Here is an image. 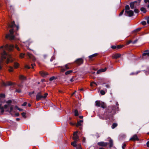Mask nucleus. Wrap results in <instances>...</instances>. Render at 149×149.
<instances>
[{"mask_svg": "<svg viewBox=\"0 0 149 149\" xmlns=\"http://www.w3.org/2000/svg\"><path fill=\"white\" fill-rule=\"evenodd\" d=\"M147 146L148 147L149 146V141H148L146 143Z\"/></svg>", "mask_w": 149, "mask_h": 149, "instance_id": "nucleus-54", "label": "nucleus"}, {"mask_svg": "<svg viewBox=\"0 0 149 149\" xmlns=\"http://www.w3.org/2000/svg\"><path fill=\"white\" fill-rule=\"evenodd\" d=\"M140 72V71H138L137 72H136V73H134V72H132V73H131L130 74V75H133V74H135V75H136L137 74H138V73H139V72Z\"/></svg>", "mask_w": 149, "mask_h": 149, "instance_id": "nucleus-38", "label": "nucleus"}, {"mask_svg": "<svg viewBox=\"0 0 149 149\" xmlns=\"http://www.w3.org/2000/svg\"><path fill=\"white\" fill-rule=\"evenodd\" d=\"M14 83L10 81L7 82L6 83L4 84V85L5 86H11Z\"/></svg>", "mask_w": 149, "mask_h": 149, "instance_id": "nucleus-21", "label": "nucleus"}, {"mask_svg": "<svg viewBox=\"0 0 149 149\" xmlns=\"http://www.w3.org/2000/svg\"><path fill=\"white\" fill-rule=\"evenodd\" d=\"M36 100L37 101L40 100L41 99L43 98L42 95H41V93L40 92H39L36 95Z\"/></svg>", "mask_w": 149, "mask_h": 149, "instance_id": "nucleus-8", "label": "nucleus"}, {"mask_svg": "<svg viewBox=\"0 0 149 149\" xmlns=\"http://www.w3.org/2000/svg\"><path fill=\"white\" fill-rule=\"evenodd\" d=\"M12 102V101L11 100H9L6 102L7 104H5L4 107L2 106L1 104H0V109L1 110V113H3L4 111V109L6 110V111L10 112H11L13 109V105H11Z\"/></svg>", "mask_w": 149, "mask_h": 149, "instance_id": "nucleus-3", "label": "nucleus"}, {"mask_svg": "<svg viewBox=\"0 0 149 149\" xmlns=\"http://www.w3.org/2000/svg\"><path fill=\"white\" fill-rule=\"evenodd\" d=\"M5 97V95L3 94H1L0 95V97Z\"/></svg>", "mask_w": 149, "mask_h": 149, "instance_id": "nucleus-43", "label": "nucleus"}, {"mask_svg": "<svg viewBox=\"0 0 149 149\" xmlns=\"http://www.w3.org/2000/svg\"><path fill=\"white\" fill-rule=\"evenodd\" d=\"M14 48L13 45H9L8 44H6L5 46H2L0 47L1 57V58L0 59V70L2 69L3 63L4 59L7 58L6 61L7 63H9L10 61L12 62V61L11 56L7 54L5 50H7L11 51L13 50Z\"/></svg>", "mask_w": 149, "mask_h": 149, "instance_id": "nucleus-1", "label": "nucleus"}, {"mask_svg": "<svg viewBox=\"0 0 149 149\" xmlns=\"http://www.w3.org/2000/svg\"><path fill=\"white\" fill-rule=\"evenodd\" d=\"M110 147H111L113 145V141L111 139H110L109 140Z\"/></svg>", "mask_w": 149, "mask_h": 149, "instance_id": "nucleus-31", "label": "nucleus"}, {"mask_svg": "<svg viewBox=\"0 0 149 149\" xmlns=\"http://www.w3.org/2000/svg\"><path fill=\"white\" fill-rule=\"evenodd\" d=\"M18 110L20 111H22L23 110V109H20L19 108H18Z\"/></svg>", "mask_w": 149, "mask_h": 149, "instance_id": "nucleus-63", "label": "nucleus"}, {"mask_svg": "<svg viewBox=\"0 0 149 149\" xmlns=\"http://www.w3.org/2000/svg\"><path fill=\"white\" fill-rule=\"evenodd\" d=\"M30 43L29 41L26 42L24 43V45L26 46L27 47H28L30 45Z\"/></svg>", "mask_w": 149, "mask_h": 149, "instance_id": "nucleus-29", "label": "nucleus"}, {"mask_svg": "<svg viewBox=\"0 0 149 149\" xmlns=\"http://www.w3.org/2000/svg\"><path fill=\"white\" fill-rule=\"evenodd\" d=\"M76 141H74L72 142L71 143V145L74 147H76V149H82L81 146L80 145L76 144Z\"/></svg>", "mask_w": 149, "mask_h": 149, "instance_id": "nucleus-7", "label": "nucleus"}, {"mask_svg": "<svg viewBox=\"0 0 149 149\" xmlns=\"http://www.w3.org/2000/svg\"><path fill=\"white\" fill-rule=\"evenodd\" d=\"M25 68H27L28 69H29L30 68V67H29V66L28 65H26L25 66Z\"/></svg>", "mask_w": 149, "mask_h": 149, "instance_id": "nucleus-57", "label": "nucleus"}, {"mask_svg": "<svg viewBox=\"0 0 149 149\" xmlns=\"http://www.w3.org/2000/svg\"><path fill=\"white\" fill-rule=\"evenodd\" d=\"M54 59V57H52L51 58V59H50V61H53V59Z\"/></svg>", "mask_w": 149, "mask_h": 149, "instance_id": "nucleus-60", "label": "nucleus"}, {"mask_svg": "<svg viewBox=\"0 0 149 149\" xmlns=\"http://www.w3.org/2000/svg\"><path fill=\"white\" fill-rule=\"evenodd\" d=\"M27 55L29 58L31 59L33 61H34L36 60V58L35 57L29 52L27 53Z\"/></svg>", "mask_w": 149, "mask_h": 149, "instance_id": "nucleus-11", "label": "nucleus"}, {"mask_svg": "<svg viewBox=\"0 0 149 149\" xmlns=\"http://www.w3.org/2000/svg\"><path fill=\"white\" fill-rule=\"evenodd\" d=\"M77 132L76 131L74 132L73 134V139L74 141H77L79 139V138L77 135Z\"/></svg>", "mask_w": 149, "mask_h": 149, "instance_id": "nucleus-9", "label": "nucleus"}, {"mask_svg": "<svg viewBox=\"0 0 149 149\" xmlns=\"http://www.w3.org/2000/svg\"><path fill=\"white\" fill-rule=\"evenodd\" d=\"M27 103L26 102H24L22 105L23 106H26L27 105Z\"/></svg>", "mask_w": 149, "mask_h": 149, "instance_id": "nucleus-50", "label": "nucleus"}, {"mask_svg": "<svg viewBox=\"0 0 149 149\" xmlns=\"http://www.w3.org/2000/svg\"><path fill=\"white\" fill-rule=\"evenodd\" d=\"M34 93V91H33L32 93H29V95L30 96H31V95Z\"/></svg>", "mask_w": 149, "mask_h": 149, "instance_id": "nucleus-56", "label": "nucleus"}, {"mask_svg": "<svg viewBox=\"0 0 149 149\" xmlns=\"http://www.w3.org/2000/svg\"><path fill=\"white\" fill-rule=\"evenodd\" d=\"M69 67L68 66V64H66L65 66L61 68V72H63L65 71L66 70L69 69Z\"/></svg>", "mask_w": 149, "mask_h": 149, "instance_id": "nucleus-16", "label": "nucleus"}, {"mask_svg": "<svg viewBox=\"0 0 149 149\" xmlns=\"http://www.w3.org/2000/svg\"><path fill=\"white\" fill-rule=\"evenodd\" d=\"M72 72V70H68V71L66 72H65V74L66 75H68V74H70Z\"/></svg>", "mask_w": 149, "mask_h": 149, "instance_id": "nucleus-27", "label": "nucleus"}, {"mask_svg": "<svg viewBox=\"0 0 149 149\" xmlns=\"http://www.w3.org/2000/svg\"><path fill=\"white\" fill-rule=\"evenodd\" d=\"M107 68H105L104 69H102L100 70L97 71V74H99L100 73V72H104L106 71L107 70Z\"/></svg>", "mask_w": 149, "mask_h": 149, "instance_id": "nucleus-22", "label": "nucleus"}, {"mask_svg": "<svg viewBox=\"0 0 149 149\" xmlns=\"http://www.w3.org/2000/svg\"><path fill=\"white\" fill-rule=\"evenodd\" d=\"M123 46V45H117V49H120V48H121Z\"/></svg>", "mask_w": 149, "mask_h": 149, "instance_id": "nucleus-35", "label": "nucleus"}, {"mask_svg": "<svg viewBox=\"0 0 149 149\" xmlns=\"http://www.w3.org/2000/svg\"><path fill=\"white\" fill-rule=\"evenodd\" d=\"M147 23L148 24H149V17L147 19Z\"/></svg>", "mask_w": 149, "mask_h": 149, "instance_id": "nucleus-59", "label": "nucleus"}, {"mask_svg": "<svg viewBox=\"0 0 149 149\" xmlns=\"http://www.w3.org/2000/svg\"><path fill=\"white\" fill-rule=\"evenodd\" d=\"M138 41V40L137 39H136V40H134V41H133V42H132V44H135L136 42H137V41Z\"/></svg>", "mask_w": 149, "mask_h": 149, "instance_id": "nucleus-47", "label": "nucleus"}, {"mask_svg": "<svg viewBox=\"0 0 149 149\" xmlns=\"http://www.w3.org/2000/svg\"><path fill=\"white\" fill-rule=\"evenodd\" d=\"M83 122V120H80L78 121L76 125V126L78 127L79 126H81Z\"/></svg>", "mask_w": 149, "mask_h": 149, "instance_id": "nucleus-20", "label": "nucleus"}, {"mask_svg": "<svg viewBox=\"0 0 149 149\" xmlns=\"http://www.w3.org/2000/svg\"><path fill=\"white\" fill-rule=\"evenodd\" d=\"M137 2L136 1L132 2L130 3V8L132 9H133L134 8V4Z\"/></svg>", "mask_w": 149, "mask_h": 149, "instance_id": "nucleus-18", "label": "nucleus"}, {"mask_svg": "<svg viewBox=\"0 0 149 149\" xmlns=\"http://www.w3.org/2000/svg\"><path fill=\"white\" fill-rule=\"evenodd\" d=\"M111 47L113 49H115L116 48H117V46H115V45L112 46H111Z\"/></svg>", "mask_w": 149, "mask_h": 149, "instance_id": "nucleus-44", "label": "nucleus"}, {"mask_svg": "<svg viewBox=\"0 0 149 149\" xmlns=\"http://www.w3.org/2000/svg\"><path fill=\"white\" fill-rule=\"evenodd\" d=\"M105 87H106V88H109V87H110L109 85L108 84L106 85H105Z\"/></svg>", "mask_w": 149, "mask_h": 149, "instance_id": "nucleus-52", "label": "nucleus"}, {"mask_svg": "<svg viewBox=\"0 0 149 149\" xmlns=\"http://www.w3.org/2000/svg\"><path fill=\"white\" fill-rule=\"evenodd\" d=\"M105 92L103 90H101L100 91V93L102 95H103L105 94Z\"/></svg>", "mask_w": 149, "mask_h": 149, "instance_id": "nucleus-39", "label": "nucleus"}, {"mask_svg": "<svg viewBox=\"0 0 149 149\" xmlns=\"http://www.w3.org/2000/svg\"><path fill=\"white\" fill-rule=\"evenodd\" d=\"M144 2L146 3H149V0H144Z\"/></svg>", "mask_w": 149, "mask_h": 149, "instance_id": "nucleus-49", "label": "nucleus"}, {"mask_svg": "<svg viewBox=\"0 0 149 149\" xmlns=\"http://www.w3.org/2000/svg\"><path fill=\"white\" fill-rule=\"evenodd\" d=\"M40 75L43 77H45L48 74L47 72H44V71H41L40 72Z\"/></svg>", "mask_w": 149, "mask_h": 149, "instance_id": "nucleus-17", "label": "nucleus"}, {"mask_svg": "<svg viewBox=\"0 0 149 149\" xmlns=\"http://www.w3.org/2000/svg\"><path fill=\"white\" fill-rule=\"evenodd\" d=\"M16 26L15 24V22L13 21L11 23V24H9L8 27L11 28H13Z\"/></svg>", "mask_w": 149, "mask_h": 149, "instance_id": "nucleus-19", "label": "nucleus"}, {"mask_svg": "<svg viewBox=\"0 0 149 149\" xmlns=\"http://www.w3.org/2000/svg\"><path fill=\"white\" fill-rule=\"evenodd\" d=\"M85 140H86L85 138V137H84L83 138V140H82L83 142H85Z\"/></svg>", "mask_w": 149, "mask_h": 149, "instance_id": "nucleus-58", "label": "nucleus"}, {"mask_svg": "<svg viewBox=\"0 0 149 149\" xmlns=\"http://www.w3.org/2000/svg\"><path fill=\"white\" fill-rule=\"evenodd\" d=\"M15 91L18 93H20L21 92V91L20 89H17Z\"/></svg>", "mask_w": 149, "mask_h": 149, "instance_id": "nucleus-48", "label": "nucleus"}, {"mask_svg": "<svg viewBox=\"0 0 149 149\" xmlns=\"http://www.w3.org/2000/svg\"><path fill=\"white\" fill-rule=\"evenodd\" d=\"M126 146V144L124 143H123L122 146V148L123 149H124L125 148V147Z\"/></svg>", "mask_w": 149, "mask_h": 149, "instance_id": "nucleus-41", "label": "nucleus"}, {"mask_svg": "<svg viewBox=\"0 0 149 149\" xmlns=\"http://www.w3.org/2000/svg\"><path fill=\"white\" fill-rule=\"evenodd\" d=\"M45 81V80L44 79H42L41 80V81L42 82H43L44 81Z\"/></svg>", "mask_w": 149, "mask_h": 149, "instance_id": "nucleus-64", "label": "nucleus"}, {"mask_svg": "<svg viewBox=\"0 0 149 149\" xmlns=\"http://www.w3.org/2000/svg\"><path fill=\"white\" fill-rule=\"evenodd\" d=\"M116 110V108L112 106H109L105 109L104 114L99 116L100 118L102 119L110 118L115 113Z\"/></svg>", "mask_w": 149, "mask_h": 149, "instance_id": "nucleus-2", "label": "nucleus"}, {"mask_svg": "<svg viewBox=\"0 0 149 149\" xmlns=\"http://www.w3.org/2000/svg\"><path fill=\"white\" fill-rule=\"evenodd\" d=\"M19 79L22 81H24L26 79V77L22 75H20L19 77Z\"/></svg>", "mask_w": 149, "mask_h": 149, "instance_id": "nucleus-23", "label": "nucleus"}, {"mask_svg": "<svg viewBox=\"0 0 149 149\" xmlns=\"http://www.w3.org/2000/svg\"><path fill=\"white\" fill-rule=\"evenodd\" d=\"M134 11L135 13H139V10H138L135 9L134 10Z\"/></svg>", "mask_w": 149, "mask_h": 149, "instance_id": "nucleus-45", "label": "nucleus"}, {"mask_svg": "<svg viewBox=\"0 0 149 149\" xmlns=\"http://www.w3.org/2000/svg\"><path fill=\"white\" fill-rule=\"evenodd\" d=\"M143 58L149 57V50L145 51L143 54Z\"/></svg>", "mask_w": 149, "mask_h": 149, "instance_id": "nucleus-10", "label": "nucleus"}, {"mask_svg": "<svg viewBox=\"0 0 149 149\" xmlns=\"http://www.w3.org/2000/svg\"><path fill=\"white\" fill-rule=\"evenodd\" d=\"M121 56V54H120L116 53L113 54L112 56L113 58L116 59L120 57Z\"/></svg>", "mask_w": 149, "mask_h": 149, "instance_id": "nucleus-14", "label": "nucleus"}, {"mask_svg": "<svg viewBox=\"0 0 149 149\" xmlns=\"http://www.w3.org/2000/svg\"><path fill=\"white\" fill-rule=\"evenodd\" d=\"M48 94L47 93H45L43 96L42 95V97H43V98H44V99H45V98H46V97H47V95H48Z\"/></svg>", "mask_w": 149, "mask_h": 149, "instance_id": "nucleus-36", "label": "nucleus"}, {"mask_svg": "<svg viewBox=\"0 0 149 149\" xmlns=\"http://www.w3.org/2000/svg\"><path fill=\"white\" fill-rule=\"evenodd\" d=\"M141 10L144 13H145L146 12V9L145 8H143V7L141 8Z\"/></svg>", "mask_w": 149, "mask_h": 149, "instance_id": "nucleus-28", "label": "nucleus"}, {"mask_svg": "<svg viewBox=\"0 0 149 149\" xmlns=\"http://www.w3.org/2000/svg\"><path fill=\"white\" fill-rule=\"evenodd\" d=\"M130 140L134 141L138 140L139 139L137 135L134 134L130 139Z\"/></svg>", "mask_w": 149, "mask_h": 149, "instance_id": "nucleus-15", "label": "nucleus"}, {"mask_svg": "<svg viewBox=\"0 0 149 149\" xmlns=\"http://www.w3.org/2000/svg\"><path fill=\"white\" fill-rule=\"evenodd\" d=\"M9 33L7 34L5 36L6 38L10 40H16L18 39V38H16L14 35L13 29H12L9 30Z\"/></svg>", "mask_w": 149, "mask_h": 149, "instance_id": "nucleus-4", "label": "nucleus"}, {"mask_svg": "<svg viewBox=\"0 0 149 149\" xmlns=\"http://www.w3.org/2000/svg\"><path fill=\"white\" fill-rule=\"evenodd\" d=\"M74 113H75V116H78L79 114L78 113V111L77 110H75L74 111Z\"/></svg>", "mask_w": 149, "mask_h": 149, "instance_id": "nucleus-33", "label": "nucleus"}, {"mask_svg": "<svg viewBox=\"0 0 149 149\" xmlns=\"http://www.w3.org/2000/svg\"><path fill=\"white\" fill-rule=\"evenodd\" d=\"M107 143L104 142H100L97 143V144L100 146H106L107 145Z\"/></svg>", "mask_w": 149, "mask_h": 149, "instance_id": "nucleus-12", "label": "nucleus"}, {"mask_svg": "<svg viewBox=\"0 0 149 149\" xmlns=\"http://www.w3.org/2000/svg\"><path fill=\"white\" fill-rule=\"evenodd\" d=\"M130 7L129 5H127L125 7V14L126 15L129 17L132 16L134 14V12L133 11L130 10Z\"/></svg>", "mask_w": 149, "mask_h": 149, "instance_id": "nucleus-5", "label": "nucleus"}, {"mask_svg": "<svg viewBox=\"0 0 149 149\" xmlns=\"http://www.w3.org/2000/svg\"><path fill=\"white\" fill-rule=\"evenodd\" d=\"M25 55V54H23L22 53H21L20 54L19 56L21 58H23V57H24Z\"/></svg>", "mask_w": 149, "mask_h": 149, "instance_id": "nucleus-34", "label": "nucleus"}, {"mask_svg": "<svg viewBox=\"0 0 149 149\" xmlns=\"http://www.w3.org/2000/svg\"><path fill=\"white\" fill-rule=\"evenodd\" d=\"M75 62L78 65H80L83 63V60L81 58H79Z\"/></svg>", "mask_w": 149, "mask_h": 149, "instance_id": "nucleus-13", "label": "nucleus"}, {"mask_svg": "<svg viewBox=\"0 0 149 149\" xmlns=\"http://www.w3.org/2000/svg\"><path fill=\"white\" fill-rule=\"evenodd\" d=\"M97 53H95V54H92V55H91L90 56H89V58H90V59H91L93 57H95V56H97Z\"/></svg>", "mask_w": 149, "mask_h": 149, "instance_id": "nucleus-24", "label": "nucleus"}, {"mask_svg": "<svg viewBox=\"0 0 149 149\" xmlns=\"http://www.w3.org/2000/svg\"><path fill=\"white\" fill-rule=\"evenodd\" d=\"M124 9L120 13V14H119V16H120L122 15L123 14L124 12Z\"/></svg>", "mask_w": 149, "mask_h": 149, "instance_id": "nucleus-42", "label": "nucleus"}, {"mask_svg": "<svg viewBox=\"0 0 149 149\" xmlns=\"http://www.w3.org/2000/svg\"><path fill=\"white\" fill-rule=\"evenodd\" d=\"M15 48L17 49L18 51L20 50L19 49V47H17V45L15 46Z\"/></svg>", "mask_w": 149, "mask_h": 149, "instance_id": "nucleus-51", "label": "nucleus"}, {"mask_svg": "<svg viewBox=\"0 0 149 149\" xmlns=\"http://www.w3.org/2000/svg\"><path fill=\"white\" fill-rule=\"evenodd\" d=\"M31 65L32 66V68H34V66L35 65V63L32 64Z\"/></svg>", "mask_w": 149, "mask_h": 149, "instance_id": "nucleus-55", "label": "nucleus"}, {"mask_svg": "<svg viewBox=\"0 0 149 149\" xmlns=\"http://www.w3.org/2000/svg\"><path fill=\"white\" fill-rule=\"evenodd\" d=\"M117 125V124L116 123H113L112 126V129L114 128L115 127H116Z\"/></svg>", "mask_w": 149, "mask_h": 149, "instance_id": "nucleus-30", "label": "nucleus"}, {"mask_svg": "<svg viewBox=\"0 0 149 149\" xmlns=\"http://www.w3.org/2000/svg\"><path fill=\"white\" fill-rule=\"evenodd\" d=\"M13 67L11 66H10L9 67V68L8 69V70L10 72H12L13 71Z\"/></svg>", "mask_w": 149, "mask_h": 149, "instance_id": "nucleus-32", "label": "nucleus"}, {"mask_svg": "<svg viewBox=\"0 0 149 149\" xmlns=\"http://www.w3.org/2000/svg\"><path fill=\"white\" fill-rule=\"evenodd\" d=\"M21 114L22 115L23 117L24 118H26V113H25L24 112H23V113H22Z\"/></svg>", "mask_w": 149, "mask_h": 149, "instance_id": "nucleus-37", "label": "nucleus"}, {"mask_svg": "<svg viewBox=\"0 0 149 149\" xmlns=\"http://www.w3.org/2000/svg\"><path fill=\"white\" fill-rule=\"evenodd\" d=\"M19 64L17 63H14V67L15 68H18L19 66Z\"/></svg>", "mask_w": 149, "mask_h": 149, "instance_id": "nucleus-26", "label": "nucleus"}, {"mask_svg": "<svg viewBox=\"0 0 149 149\" xmlns=\"http://www.w3.org/2000/svg\"><path fill=\"white\" fill-rule=\"evenodd\" d=\"M95 105L97 107H101L103 108L105 107L106 105L104 102L100 101H95Z\"/></svg>", "mask_w": 149, "mask_h": 149, "instance_id": "nucleus-6", "label": "nucleus"}, {"mask_svg": "<svg viewBox=\"0 0 149 149\" xmlns=\"http://www.w3.org/2000/svg\"><path fill=\"white\" fill-rule=\"evenodd\" d=\"M141 29H142V28H141V27H139V28H137L133 31V32H138V31H139Z\"/></svg>", "mask_w": 149, "mask_h": 149, "instance_id": "nucleus-25", "label": "nucleus"}, {"mask_svg": "<svg viewBox=\"0 0 149 149\" xmlns=\"http://www.w3.org/2000/svg\"><path fill=\"white\" fill-rule=\"evenodd\" d=\"M15 115L17 116H18L19 115V114L18 113H16L15 114Z\"/></svg>", "mask_w": 149, "mask_h": 149, "instance_id": "nucleus-61", "label": "nucleus"}, {"mask_svg": "<svg viewBox=\"0 0 149 149\" xmlns=\"http://www.w3.org/2000/svg\"><path fill=\"white\" fill-rule=\"evenodd\" d=\"M141 24L142 25H144L146 24V22L145 21H143L141 22Z\"/></svg>", "mask_w": 149, "mask_h": 149, "instance_id": "nucleus-46", "label": "nucleus"}, {"mask_svg": "<svg viewBox=\"0 0 149 149\" xmlns=\"http://www.w3.org/2000/svg\"><path fill=\"white\" fill-rule=\"evenodd\" d=\"M93 83L95 84H96V85H97V84H96L95 83V82H93V83H91V84H90V85L91 86H93Z\"/></svg>", "mask_w": 149, "mask_h": 149, "instance_id": "nucleus-53", "label": "nucleus"}, {"mask_svg": "<svg viewBox=\"0 0 149 149\" xmlns=\"http://www.w3.org/2000/svg\"><path fill=\"white\" fill-rule=\"evenodd\" d=\"M83 117V116H79V118H81V119H82Z\"/></svg>", "mask_w": 149, "mask_h": 149, "instance_id": "nucleus-62", "label": "nucleus"}, {"mask_svg": "<svg viewBox=\"0 0 149 149\" xmlns=\"http://www.w3.org/2000/svg\"><path fill=\"white\" fill-rule=\"evenodd\" d=\"M55 77H54V76L50 78L49 81H51L53 80H54L55 79Z\"/></svg>", "mask_w": 149, "mask_h": 149, "instance_id": "nucleus-40", "label": "nucleus"}]
</instances>
